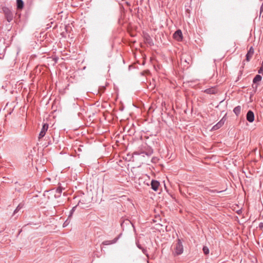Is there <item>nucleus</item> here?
Wrapping results in <instances>:
<instances>
[{
    "mask_svg": "<svg viewBox=\"0 0 263 263\" xmlns=\"http://www.w3.org/2000/svg\"><path fill=\"white\" fill-rule=\"evenodd\" d=\"M153 153V149L152 147L146 144L141 146L138 151L133 153V155H141L143 157L145 156L149 157L152 156Z\"/></svg>",
    "mask_w": 263,
    "mask_h": 263,
    "instance_id": "obj_1",
    "label": "nucleus"
},
{
    "mask_svg": "<svg viewBox=\"0 0 263 263\" xmlns=\"http://www.w3.org/2000/svg\"><path fill=\"white\" fill-rule=\"evenodd\" d=\"M183 252V247L182 242L181 241L180 239L177 240V242L175 248V255H180L182 254Z\"/></svg>",
    "mask_w": 263,
    "mask_h": 263,
    "instance_id": "obj_2",
    "label": "nucleus"
},
{
    "mask_svg": "<svg viewBox=\"0 0 263 263\" xmlns=\"http://www.w3.org/2000/svg\"><path fill=\"white\" fill-rule=\"evenodd\" d=\"M3 11L5 13L7 21L8 22H10L13 18V15L12 12L7 8H3Z\"/></svg>",
    "mask_w": 263,
    "mask_h": 263,
    "instance_id": "obj_3",
    "label": "nucleus"
},
{
    "mask_svg": "<svg viewBox=\"0 0 263 263\" xmlns=\"http://www.w3.org/2000/svg\"><path fill=\"white\" fill-rule=\"evenodd\" d=\"M49 125L48 123H44L42 125V127L40 133H39L38 138L39 139H42L45 136L46 132L48 130Z\"/></svg>",
    "mask_w": 263,
    "mask_h": 263,
    "instance_id": "obj_4",
    "label": "nucleus"
},
{
    "mask_svg": "<svg viewBox=\"0 0 263 263\" xmlns=\"http://www.w3.org/2000/svg\"><path fill=\"white\" fill-rule=\"evenodd\" d=\"M226 118H224V117H223L222 119H221V120H220L219 122L217 123V124H216V125H214L213 127H212V130H216L219 129L223 125L224 122H226Z\"/></svg>",
    "mask_w": 263,
    "mask_h": 263,
    "instance_id": "obj_5",
    "label": "nucleus"
},
{
    "mask_svg": "<svg viewBox=\"0 0 263 263\" xmlns=\"http://www.w3.org/2000/svg\"><path fill=\"white\" fill-rule=\"evenodd\" d=\"M174 38L178 41H180L182 39V33L180 30H177L175 32V33L173 34Z\"/></svg>",
    "mask_w": 263,
    "mask_h": 263,
    "instance_id": "obj_6",
    "label": "nucleus"
},
{
    "mask_svg": "<svg viewBox=\"0 0 263 263\" xmlns=\"http://www.w3.org/2000/svg\"><path fill=\"white\" fill-rule=\"evenodd\" d=\"M160 186V183L156 180H153L151 181V188L153 190L157 191Z\"/></svg>",
    "mask_w": 263,
    "mask_h": 263,
    "instance_id": "obj_7",
    "label": "nucleus"
},
{
    "mask_svg": "<svg viewBox=\"0 0 263 263\" xmlns=\"http://www.w3.org/2000/svg\"><path fill=\"white\" fill-rule=\"evenodd\" d=\"M120 236H121V234H119V235L118 236H117L116 238L113 239V240H105L104 241H103V242H102V245H110L115 243L117 242V240H119Z\"/></svg>",
    "mask_w": 263,
    "mask_h": 263,
    "instance_id": "obj_8",
    "label": "nucleus"
},
{
    "mask_svg": "<svg viewBox=\"0 0 263 263\" xmlns=\"http://www.w3.org/2000/svg\"><path fill=\"white\" fill-rule=\"evenodd\" d=\"M247 120L250 122H253L254 120V112L252 110H249L247 114Z\"/></svg>",
    "mask_w": 263,
    "mask_h": 263,
    "instance_id": "obj_9",
    "label": "nucleus"
},
{
    "mask_svg": "<svg viewBox=\"0 0 263 263\" xmlns=\"http://www.w3.org/2000/svg\"><path fill=\"white\" fill-rule=\"evenodd\" d=\"M254 53V49L252 47H251L249 49L248 53L246 54V61L249 62L251 59L253 54Z\"/></svg>",
    "mask_w": 263,
    "mask_h": 263,
    "instance_id": "obj_10",
    "label": "nucleus"
},
{
    "mask_svg": "<svg viewBox=\"0 0 263 263\" xmlns=\"http://www.w3.org/2000/svg\"><path fill=\"white\" fill-rule=\"evenodd\" d=\"M144 38L146 43L148 44L150 46L154 45L153 40L148 34H146L144 36Z\"/></svg>",
    "mask_w": 263,
    "mask_h": 263,
    "instance_id": "obj_11",
    "label": "nucleus"
},
{
    "mask_svg": "<svg viewBox=\"0 0 263 263\" xmlns=\"http://www.w3.org/2000/svg\"><path fill=\"white\" fill-rule=\"evenodd\" d=\"M216 91H217V89H216V88L215 87L206 89L204 91V92H205L206 93H209V94H214L216 92Z\"/></svg>",
    "mask_w": 263,
    "mask_h": 263,
    "instance_id": "obj_12",
    "label": "nucleus"
},
{
    "mask_svg": "<svg viewBox=\"0 0 263 263\" xmlns=\"http://www.w3.org/2000/svg\"><path fill=\"white\" fill-rule=\"evenodd\" d=\"M24 207V203H21L18 204L17 206L15 209L14 210L13 212V215L16 214L17 212H18L19 211H20L21 209H22Z\"/></svg>",
    "mask_w": 263,
    "mask_h": 263,
    "instance_id": "obj_13",
    "label": "nucleus"
},
{
    "mask_svg": "<svg viewBox=\"0 0 263 263\" xmlns=\"http://www.w3.org/2000/svg\"><path fill=\"white\" fill-rule=\"evenodd\" d=\"M81 203V201L80 200V201H79V202H78V204L77 205H76L75 206L73 207L72 209H71V210L70 211L69 214L68 216V219L72 217L73 212L74 211H76L78 205H79L80 204V203Z\"/></svg>",
    "mask_w": 263,
    "mask_h": 263,
    "instance_id": "obj_14",
    "label": "nucleus"
},
{
    "mask_svg": "<svg viewBox=\"0 0 263 263\" xmlns=\"http://www.w3.org/2000/svg\"><path fill=\"white\" fill-rule=\"evenodd\" d=\"M262 77L259 74H257L253 79V82L254 84H257L261 80Z\"/></svg>",
    "mask_w": 263,
    "mask_h": 263,
    "instance_id": "obj_15",
    "label": "nucleus"
},
{
    "mask_svg": "<svg viewBox=\"0 0 263 263\" xmlns=\"http://www.w3.org/2000/svg\"><path fill=\"white\" fill-rule=\"evenodd\" d=\"M241 107L240 106H237L234 108L233 111L235 115L238 116L241 112Z\"/></svg>",
    "mask_w": 263,
    "mask_h": 263,
    "instance_id": "obj_16",
    "label": "nucleus"
},
{
    "mask_svg": "<svg viewBox=\"0 0 263 263\" xmlns=\"http://www.w3.org/2000/svg\"><path fill=\"white\" fill-rule=\"evenodd\" d=\"M17 8L22 9L24 7V2L22 0H16Z\"/></svg>",
    "mask_w": 263,
    "mask_h": 263,
    "instance_id": "obj_17",
    "label": "nucleus"
},
{
    "mask_svg": "<svg viewBox=\"0 0 263 263\" xmlns=\"http://www.w3.org/2000/svg\"><path fill=\"white\" fill-rule=\"evenodd\" d=\"M16 104H17V102H15V101H12V102H11V103L10 104H9V103H7V104H6V107H7V108H9V105H13V108H11V107H10V108H9V109H10V110H11H11H13V108H14V107H15V105Z\"/></svg>",
    "mask_w": 263,
    "mask_h": 263,
    "instance_id": "obj_18",
    "label": "nucleus"
},
{
    "mask_svg": "<svg viewBox=\"0 0 263 263\" xmlns=\"http://www.w3.org/2000/svg\"><path fill=\"white\" fill-rule=\"evenodd\" d=\"M202 250H203V252L205 255H208L209 253V249L208 248V247L206 246H203Z\"/></svg>",
    "mask_w": 263,
    "mask_h": 263,
    "instance_id": "obj_19",
    "label": "nucleus"
},
{
    "mask_svg": "<svg viewBox=\"0 0 263 263\" xmlns=\"http://www.w3.org/2000/svg\"><path fill=\"white\" fill-rule=\"evenodd\" d=\"M258 72L259 73H263V60L261 63V67H260L258 71Z\"/></svg>",
    "mask_w": 263,
    "mask_h": 263,
    "instance_id": "obj_20",
    "label": "nucleus"
},
{
    "mask_svg": "<svg viewBox=\"0 0 263 263\" xmlns=\"http://www.w3.org/2000/svg\"><path fill=\"white\" fill-rule=\"evenodd\" d=\"M69 219L68 218V219H67L65 221L64 224H63V227H66L68 226V224H69Z\"/></svg>",
    "mask_w": 263,
    "mask_h": 263,
    "instance_id": "obj_21",
    "label": "nucleus"
},
{
    "mask_svg": "<svg viewBox=\"0 0 263 263\" xmlns=\"http://www.w3.org/2000/svg\"><path fill=\"white\" fill-rule=\"evenodd\" d=\"M141 251H142V252L144 255H146L148 257V254H147V249H144V248L142 249H141Z\"/></svg>",
    "mask_w": 263,
    "mask_h": 263,
    "instance_id": "obj_22",
    "label": "nucleus"
},
{
    "mask_svg": "<svg viewBox=\"0 0 263 263\" xmlns=\"http://www.w3.org/2000/svg\"><path fill=\"white\" fill-rule=\"evenodd\" d=\"M258 228L260 229V230H262L263 229V222H260L258 224Z\"/></svg>",
    "mask_w": 263,
    "mask_h": 263,
    "instance_id": "obj_23",
    "label": "nucleus"
},
{
    "mask_svg": "<svg viewBox=\"0 0 263 263\" xmlns=\"http://www.w3.org/2000/svg\"><path fill=\"white\" fill-rule=\"evenodd\" d=\"M62 190L61 187H58L57 189V193L59 194H61Z\"/></svg>",
    "mask_w": 263,
    "mask_h": 263,
    "instance_id": "obj_24",
    "label": "nucleus"
},
{
    "mask_svg": "<svg viewBox=\"0 0 263 263\" xmlns=\"http://www.w3.org/2000/svg\"><path fill=\"white\" fill-rule=\"evenodd\" d=\"M165 105V103L164 101H162L160 102V106L161 107H163V106H164Z\"/></svg>",
    "mask_w": 263,
    "mask_h": 263,
    "instance_id": "obj_25",
    "label": "nucleus"
},
{
    "mask_svg": "<svg viewBox=\"0 0 263 263\" xmlns=\"http://www.w3.org/2000/svg\"><path fill=\"white\" fill-rule=\"evenodd\" d=\"M137 248L140 249H142L143 248V247H141V246L140 245L138 244V243H137Z\"/></svg>",
    "mask_w": 263,
    "mask_h": 263,
    "instance_id": "obj_26",
    "label": "nucleus"
},
{
    "mask_svg": "<svg viewBox=\"0 0 263 263\" xmlns=\"http://www.w3.org/2000/svg\"><path fill=\"white\" fill-rule=\"evenodd\" d=\"M155 105V103H154V102H153V103H152V105H151V108H151V109H153V107H154V106H154Z\"/></svg>",
    "mask_w": 263,
    "mask_h": 263,
    "instance_id": "obj_27",
    "label": "nucleus"
},
{
    "mask_svg": "<svg viewBox=\"0 0 263 263\" xmlns=\"http://www.w3.org/2000/svg\"><path fill=\"white\" fill-rule=\"evenodd\" d=\"M263 10V3H262V4L260 7V13L261 12V11Z\"/></svg>",
    "mask_w": 263,
    "mask_h": 263,
    "instance_id": "obj_28",
    "label": "nucleus"
},
{
    "mask_svg": "<svg viewBox=\"0 0 263 263\" xmlns=\"http://www.w3.org/2000/svg\"><path fill=\"white\" fill-rule=\"evenodd\" d=\"M154 160H156V159H155V158H153L152 161L153 162Z\"/></svg>",
    "mask_w": 263,
    "mask_h": 263,
    "instance_id": "obj_29",
    "label": "nucleus"
},
{
    "mask_svg": "<svg viewBox=\"0 0 263 263\" xmlns=\"http://www.w3.org/2000/svg\"><path fill=\"white\" fill-rule=\"evenodd\" d=\"M154 160H156V159H155V158H153L152 161L153 162Z\"/></svg>",
    "mask_w": 263,
    "mask_h": 263,
    "instance_id": "obj_30",
    "label": "nucleus"
},
{
    "mask_svg": "<svg viewBox=\"0 0 263 263\" xmlns=\"http://www.w3.org/2000/svg\"><path fill=\"white\" fill-rule=\"evenodd\" d=\"M186 11L187 12H189V11H190L189 9H186Z\"/></svg>",
    "mask_w": 263,
    "mask_h": 263,
    "instance_id": "obj_31",
    "label": "nucleus"
}]
</instances>
